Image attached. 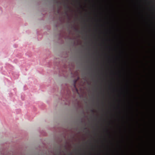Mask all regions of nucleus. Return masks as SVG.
<instances>
[{"label":"nucleus","mask_w":155,"mask_h":155,"mask_svg":"<svg viewBox=\"0 0 155 155\" xmlns=\"http://www.w3.org/2000/svg\"><path fill=\"white\" fill-rule=\"evenodd\" d=\"M59 155H60L61 154V152H59Z\"/></svg>","instance_id":"4"},{"label":"nucleus","mask_w":155,"mask_h":155,"mask_svg":"<svg viewBox=\"0 0 155 155\" xmlns=\"http://www.w3.org/2000/svg\"><path fill=\"white\" fill-rule=\"evenodd\" d=\"M66 7H67V8H69V7H68V6H66Z\"/></svg>","instance_id":"3"},{"label":"nucleus","mask_w":155,"mask_h":155,"mask_svg":"<svg viewBox=\"0 0 155 155\" xmlns=\"http://www.w3.org/2000/svg\"><path fill=\"white\" fill-rule=\"evenodd\" d=\"M91 111L93 113H94V110L93 109H91Z\"/></svg>","instance_id":"2"},{"label":"nucleus","mask_w":155,"mask_h":155,"mask_svg":"<svg viewBox=\"0 0 155 155\" xmlns=\"http://www.w3.org/2000/svg\"><path fill=\"white\" fill-rule=\"evenodd\" d=\"M74 88H75V90L76 91V92H77V93H78V89L76 87V85H75V83H74Z\"/></svg>","instance_id":"1"},{"label":"nucleus","mask_w":155,"mask_h":155,"mask_svg":"<svg viewBox=\"0 0 155 155\" xmlns=\"http://www.w3.org/2000/svg\"><path fill=\"white\" fill-rule=\"evenodd\" d=\"M86 129V128L85 127V128H84V129Z\"/></svg>","instance_id":"5"}]
</instances>
